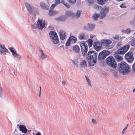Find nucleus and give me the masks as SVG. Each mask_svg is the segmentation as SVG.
<instances>
[{"instance_id": "1", "label": "nucleus", "mask_w": 135, "mask_h": 135, "mask_svg": "<svg viewBox=\"0 0 135 135\" xmlns=\"http://www.w3.org/2000/svg\"><path fill=\"white\" fill-rule=\"evenodd\" d=\"M97 54L93 51H89L87 54V57L89 61V64L90 66H93L97 61Z\"/></svg>"}, {"instance_id": "2", "label": "nucleus", "mask_w": 135, "mask_h": 135, "mask_svg": "<svg viewBox=\"0 0 135 135\" xmlns=\"http://www.w3.org/2000/svg\"><path fill=\"white\" fill-rule=\"evenodd\" d=\"M118 70L119 73L123 75L127 74L130 72L129 65L124 62H122L119 64Z\"/></svg>"}, {"instance_id": "3", "label": "nucleus", "mask_w": 135, "mask_h": 135, "mask_svg": "<svg viewBox=\"0 0 135 135\" xmlns=\"http://www.w3.org/2000/svg\"><path fill=\"white\" fill-rule=\"evenodd\" d=\"M49 35L52 42L54 44H57L59 43L58 37L56 32L53 31H51L49 33Z\"/></svg>"}, {"instance_id": "4", "label": "nucleus", "mask_w": 135, "mask_h": 135, "mask_svg": "<svg viewBox=\"0 0 135 135\" xmlns=\"http://www.w3.org/2000/svg\"><path fill=\"white\" fill-rule=\"evenodd\" d=\"M106 62L109 66L112 68H115L117 66V64L114 59L112 56H110L107 58L106 59Z\"/></svg>"}, {"instance_id": "5", "label": "nucleus", "mask_w": 135, "mask_h": 135, "mask_svg": "<svg viewBox=\"0 0 135 135\" xmlns=\"http://www.w3.org/2000/svg\"><path fill=\"white\" fill-rule=\"evenodd\" d=\"M129 48V45H125L118 49L115 52V54H124L128 50Z\"/></svg>"}, {"instance_id": "6", "label": "nucleus", "mask_w": 135, "mask_h": 135, "mask_svg": "<svg viewBox=\"0 0 135 135\" xmlns=\"http://www.w3.org/2000/svg\"><path fill=\"white\" fill-rule=\"evenodd\" d=\"M109 10V8L107 7H105L102 8L100 12V18L102 19L104 18L108 12Z\"/></svg>"}, {"instance_id": "7", "label": "nucleus", "mask_w": 135, "mask_h": 135, "mask_svg": "<svg viewBox=\"0 0 135 135\" xmlns=\"http://www.w3.org/2000/svg\"><path fill=\"white\" fill-rule=\"evenodd\" d=\"M82 54L83 56L86 55L87 52L88 46L84 41L81 42L80 43Z\"/></svg>"}, {"instance_id": "8", "label": "nucleus", "mask_w": 135, "mask_h": 135, "mask_svg": "<svg viewBox=\"0 0 135 135\" xmlns=\"http://www.w3.org/2000/svg\"><path fill=\"white\" fill-rule=\"evenodd\" d=\"M9 53V51L3 44L0 43V55H6Z\"/></svg>"}, {"instance_id": "9", "label": "nucleus", "mask_w": 135, "mask_h": 135, "mask_svg": "<svg viewBox=\"0 0 135 135\" xmlns=\"http://www.w3.org/2000/svg\"><path fill=\"white\" fill-rule=\"evenodd\" d=\"M125 59L129 63L131 62L134 60L133 54L132 52L129 51L126 53L125 55Z\"/></svg>"}, {"instance_id": "10", "label": "nucleus", "mask_w": 135, "mask_h": 135, "mask_svg": "<svg viewBox=\"0 0 135 135\" xmlns=\"http://www.w3.org/2000/svg\"><path fill=\"white\" fill-rule=\"evenodd\" d=\"M101 41L102 44H103L106 49H109L112 48V46L110 45L112 43V41L110 40H102Z\"/></svg>"}, {"instance_id": "11", "label": "nucleus", "mask_w": 135, "mask_h": 135, "mask_svg": "<svg viewBox=\"0 0 135 135\" xmlns=\"http://www.w3.org/2000/svg\"><path fill=\"white\" fill-rule=\"evenodd\" d=\"M9 50L11 52L12 55L14 57L16 58L19 60H20L22 59L20 55L17 53L16 51L14 48H11L9 49Z\"/></svg>"}, {"instance_id": "12", "label": "nucleus", "mask_w": 135, "mask_h": 135, "mask_svg": "<svg viewBox=\"0 0 135 135\" xmlns=\"http://www.w3.org/2000/svg\"><path fill=\"white\" fill-rule=\"evenodd\" d=\"M45 21L41 20L38 19L36 26V28L42 30L44 27L45 26Z\"/></svg>"}, {"instance_id": "13", "label": "nucleus", "mask_w": 135, "mask_h": 135, "mask_svg": "<svg viewBox=\"0 0 135 135\" xmlns=\"http://www.w3.org/2000/svg\"><path fill=\"white\" fill-rule=\"evenodd\" d=\"M102 43L99 42H94L93 45L94 48L97 51L100 50L102 48Z\"/></svg>"}, {"instance_id": "14", "label": "nucleus", "mask_w": 135, "mask_h": 135, "mask_svg": "<svg viewBox=\"0 0 135 135\" xmlns=\"http://www.w3.org/2000/svg\"><path fill=\"white\" fill-rule=\"evenodd\" d=\"M20 130L25 134L27 133V131L26 127L24 125H20L19 126Z\"/></svg>"}, {"instance_id": "15", "label": "nucleus", "mask_w": 135, "mask_h": 135, "mask_svg": "<svg viewBox=\"0 0 135 135\" xmlns=\"http://www.w3.org/2000/svg\"><path fill=\"white\" fill-rule=\"evenodd\" d=\"M39 51L40 52V57L41 59H44L47 57V56L45 54L43 51L40 48H39Z\"/></svg>"}, {"instance_id": "16", "label": "nucleus", "mask_w": 135, "mask_h": 135, "mask_svg": "<svg viewBox=\"0 0 135 135\" xmlns=\"http://www.w3.org/2000/svg\"><path fill=\"white\" fill-rule=\"evenodd\" d=\"M59 35L60 38L62 40H64L66 38V34L64 31L60 30L59 32Z\"/></svg>"}, {"instance_id": "17", "label": "nucleus", "mask_w": 135, "mask_h": 135, "mask_svg": "<svg viewBox=\"0 0 135 135\" xmlns=\"http://www.w3.org/2000/svg\"><path fill=\"white\" fill-rule=\"evenodd\" d=\"M25 5L28 12L30 13H31L32 12V8L30 4L28 3H26Z\"/></svg>"}, {"instance_id": "18", "label": "nucleus", "mask_w": 135, "mask_h": 135, "mask_svg": "<svg viewBox=\"0 0 135 135\" xmlns=\"http://www.w3.org/2000/svg\"><path fill=\"white\" fill-rule=\"evenodd\" d=\"M106 57V55L105 54L104 52L102 51L99 53L98 57L99 59H101L105 58Z\"/></svg>"}, {"instance_id": "19", "label": "nucleus", "mask_w": 135, "mask_h": 135, "mask_svg": "<svg viewBox=\"0 0 135 135\" xmlns=\"http://www.w3.org/2000/svg\"><path fill=\"white\" fill-rule=\"evenodd\" d=\"M79 38L80 40H85L86 39L85 34L84 33H80L79 35Z\"/></svg>"}, {"instance_id": "20", "label": "nucleus", "mask_w": 135, "mask_h": 135, "mask_svg": "<svg viewBox=\"0 0 135 135\" xmlns=\"http://www.w3.org/2000/svg\"><path fill=\"white\" fill-rule=\"evenodd\" d=\"M122 32L129 34L131 32V30L129 28H127L126 29H123L122 30Z\"/></svg>"}, {"instance_id": "21", "label": "nucleus", "mask_w": 135, "mask_h": 135, "mask_svg": "<svg viewBox=\"0 0 135 135\" xmlns=\"http://www.w3.org/2000/svg\"><path fill=\"white\" fill-rule=\"evenodd\" d=\"M80 66L81 67L85 68L86 67L87 65L86 61L84 60H82L80 63Z\"/></svg>"}, {"instance_id": "22", "label": "nucleus", "mask_w": 135, "mask_h": 135, "mask_svg": "<svg viewBox=\"0 0 135 135\" xmlns=\"http://www.w3.org/2000/svg\"><path fill=\"white\" fill-rule=\"evenodd\" d=\"M115 57L117 61H121L123 59V58L122 56L118 55H115Z\"/></svg>"}, {"instance_id": "23", "label": "nucleus", "mask_w": 135, "mask_h": 135, "mask_svg": "<svg viewBox=\"0 0 135 135\" xmlns=\"http://www.w3.org/2000/svg\"><path fill=\"white\" fill-rule=\"evenodd\" d=\"M85 78L87 83L88 85L90 87H91L92 85L91 83L90 80L89 79L88 76H85Z\"/></svg>"}, {"instance_id": "24", "label": "nucleus", "mask_w": 135, "mask_h": 135, "mask_svg": "<svg viewBox=\"0 0 135 135\" xmlns=\"http://www.w3.org/2000/svg\"><path fill=\"white\" fill-rule=\"evenodd\" d=\"M73 49L74 51L76 53L78 52L80 50L79 47L77 45H75L74 46Z\"/></svg>"}, {"instance_id": "25", "label": "nucleus", "mask_w": 135, "mask_h": 135, "mask_svg": "<svg viewBox=\"0 0 135 135\" xmlns=\"http://www.w3.org/2000/svg\"><path fill=\"white\" fill-rule=\"evenodd\" d=\"M88 26L89 28V29L91 30L94 29L95 27V25L93 24L88 23Z\"/></svg>"}, {"instance_id": "26", "label": "nucleus", "mask_w": 135, "mask_h": 135, "mask_svg": "<svg viewBox=\"0 0 135 135\" xmlns=\"http://www.w3.org/2000/svg\"><path fill=\"white\" fill-rule=\"evenodd\" d=\"M93 41L91 39H89L87 41L88 45L89 48L91 47L93 44Z\"/></svg>"}, {"instance_id": "27", "label": "nucleus", "mask_w": 135, "mask_h": 135, "mask_svg": "<svg viewBox=\"0 0 135 135\" xmlns=\"http://www.w3.org/2000/svg\"><path fill=\"white\" fill-rule=\"evenodd\" d=\"M100 17V14L95 13L93 16V18L94 20L96 21L98 17Z\"/></svg>"}, {"instance_id": "28", "label": "nucleus", "mask_w": 135, "mask_h": 135, "mask_svg": "<svg viewBox=\"0 0 135 135\" xmlns=\"http://www.w3.org/2000/svg\"><path fill=\"white\" fill-rule=\"evenodd\" d=\"M72 63L74 65V66L76 67H78V62L76 61V60H71Z\"/></svg>"}, {"instance_id": "29", "label": "nucleus", "mask_w": 135, "mask_h": 135, "mask_svg": "<svg viewBox=\"0 0 135 135\" xmlns=\"http://www.w3.org/2000/svg\"><path fill=\"white\" fill-rule=\"evenodd\" d=\"M40 6L42 9H46V7L45 3H40Z\"/></svg>"}, {"instance_id": "30", "label": "nucleus", "mask_w": 135, "mask_h": 135, "mask_svg": "<svg viewBox=\"0 0 135 135\" xmlns=\"http://www.w3.org/2000/svg\"><path fill=\"white\" fill-rule=\"evenodd\" d=\"M129 124H127L126 126L125 127V128L123 129V130L122 132V134H123L125 133L128 128V126Z\"/></svg>"}, {"instance_id": "31", "label": "nucleus", "mask_w": 135, "mask_h": 135, "mask_svg": "<svg viewBox=\"0 0 135 135\" xmlns=\"http://www.w3.org/2000/svg\"><path fill=\"white\" fill-rule=\"evenodd\" d=\"M70 41L71 40L73 41L74 42H75L77 40L76 38L74 36H71L68 39Z\"/></svg>"}, {"instance_id": "32", "label": "nucleus", "mask_w": 135, "mask_h": 135, "mask_svg": "<svg viewBox=\"0 0 135 135\" xmlns=\"http://www.w3.org/2000/svg\"><path fill=\"white\" fill-rule=\"evenodd\" d=\"M107 0H97L98 3L102 5L104 4L105 2Z\"/></svg>"}, {"instance_id": "33", "label": "nucleus", "mask_w": 135, "mask_h": 135, "mask_svg": "<svg viewBox=\"0 0 135 135\" xmlns=\"http://www.w3.org/2000/svg\"><path fill=\"white\" fill-rule=\"evenodd\" d=\"M81 12V11L80 10H78L76 14V17H79L80 16Z\"/></svg>"}, {"instance_id": "34", "label": "nucleus", "mask_w": 135, "mask_h": 135, "mask_svg": "<svg viewBox=\"0 0 135 135\" xmlns=\"http://www.w3.org/2000/svg\"><path fill=\"white\" fill-rule=\"evenodd\" d=\"M129 23L132 26L135 27V19L130 21Z\"/></svg>"}, {"instance_id": "35", "label": "nucleus", "mask_w": 135, "mask_h": 135, "mask_svg": "<svg viewBox=\"0 0 135 135\" xmlns=\"http://www.w3.org/2000/svg\"><path fill=\"white\" fill-rule=\"evenodd\" d=\"M72 14V13L70 11H67L66 12V16H70Z\"/></svg>"}, {"instance_id": "36", "label": "nucleus", "mask_w": 135, "mask_h": 135, "mask_svg": "<svg viewBox=\"0 0 135 135\" xmlns=\"http://www.w3.org/2000/svg\"><path fill=\"white\" fill-rule=\"evenodd\" d=\"M59 18L60 20L62 21H64L66 19V17L64 16H61Z\"/></svg>"}, {"instance_id": "37", "label": "nucleus", "mask_w": 135, "mask_h": 135, "mask_svg": "<svg viewBox=\"0 0 135 135\" xmlns=\"http://www.w3.org/2000/svg\"><path fill=\"white\" fill-rule=\"evenodd\" d=\"M103 52H104L105 54L106 55V56L108 55L110 53V51H108L104 50L103 51Z\"/></svg>"}, {"instance_id": "38", "label": "nucleus", "mask_w": 135, "mask_h": 135, "mask_svg": "<svg viewBox=\"0 0 135 135\" xmlns=\"http://www.w3.org/2000/svg\"><path fill=\"white\" fill-rule=\"evenodd\" d=\"M68 2L69 3L71 4H73L75 3L76 1V0H67Z\"/></svg>"}, {"instance_id": "39", "label": "nucleus", "mask_w": 135, "mask_h": 135, "mask_svg": "<svg viewBox=\"0 0 135 135\" xmlns=\"http://www.w3.org/2000/svg\"><path fill=\"white\" fill-rule=\"evenodd\" d=\"M131 45L133 46H135V38L132 40L131 43Z\"/></svg>"}, {"instance_id": "40", "label": "nucleus", "mask_w": 135, "mask_h": 135, "mask_svg": "<svg viewBox=\"0 0 135 135\" xmlns=\"http://www.w3.org/2000/svg\"><path fill=\"white\" fill-rule=\"evenodd\" d=\"M48 14L50 16H52L54 14V12H53L51 10H50Z\"/></svg>"}, {"instance_id": "41", "label": "nucleus", "mask_w": 135, "mask_h": 135, "mask_svg": "<svg viewBox=\"0 0 135 135\" xmlns=\"http://www.w3.org/2000/svg\"><path fill=\"white\" fill-rule=\"evenodd\" d=\"M87 3L90 5H91L93 3V2L92 0H87Z\"/></svg>"}, {"instance_id": "42", "label": "nucleus", "mask_w": 135, "mask_h": 135, "mask_svg": "<svg viewBox=\"0 0 135 135\" xmlns=\"http://www.w3.org/2000/svg\"><path fill=\"white\" fill-rule=\"evenodd\" d=\"M3 95V89H2L0 87V97H2Z\"/></svg>"}, {"instance_id": "43", "label": "nucleus", "mask_w": 135, "mask_h": 135, "mask_svg": "<svg viewBox=\"0 0 135 135\" xmlns=\"http://www.w3.org/2000/svg\"><path fill=\"white\" fill-rule=\"evenodd\" d=\"M91 122L92 123L94 124H96L97 123L96 120L94 119H92Z\"/></svg>"}, {"instance_id": "44", "label": "nucleus", "mask_w": 135, "mask_h": 135, "mask_svg": "<svg viewBox=\"0 0 135 135\" xmlns=\"http://www.w3.org/2000/svg\"><path fill=\"white\" fill-rule=\"evenodd\" d=\"M70 41L69 40V39L68 40L67 42L66 43V45L67 46H69L70 45Z\"/></svg>"}, {"instance_id": "45", "label": "nucleus", "mask_w": 135, "mask_h": 135, "mask_svg": "<svg viewBox=\"0 0 135 135\" xmlns=\"http://www.w3.org/2000/svg\"><path fill=\"white\" fill-rule=\"evenodd\" d=\"M63 4L67 8H69L70 7V6L69 4L65 2Z\"/></svg>"}, {"instance_id": "46", "label": "nucleus", "mask_w": 135, "mask_h": 135, "mask_svg": "<svg viewBox=\"0 0 135 135\" xmlns=\"http://www.w3.org/2000/svg\"><path fill=\"white\" fill-rule=\"evenodd\" d=\"M60 0H55V4L56 5H57V4H60Z\"/></svg>"}, {"instance_id": "47", "label": "nucleus", "mask_w": 135, "mask_h": 135, "mask_svg": "<svg viewBox=\"0 0 135 135\" xmlns=\"http://www.w3.org/2000/svg\"><path fill=\"white\" fill-rule=\"evenodd\" d=\"M120 7L122 8H125L126 7V5L124 4H122L120 5Z\"/></svg>"}, {"instance_id": "48", "label": "nucleus", "mask_w": 135, "mask_h": 135, "mask_svg": "<svg viewBox=\"0 0 135 135\" xmlns=\"http://www.w3.org/2000/svg\"><path fill=\"white\" fill-rule=\"evenodd\" d=\"M94 8L96 9H99L100 8H101V7L100 6L99 7L97 5H95L94 6Z\"/></svg>"}, {"instance_id": "49", "label": "nucleus", "mask_w": 135, "mask_h": 135, "mask_svg": "<svg viewBox=\"0 0 135 135\" xmlns=\"http://www.w3.org/2000/svg\"><path fill=\"white\" fill-rule=\"evenodd\" d=\"M56 6V5L55 4L52 5V6H51L50 7V10H52L54 9V8L55 6Z\"/></svg>"}, {"instance_id": "50", "label": "nucleus", "mask_w": 135, "mask_h": 135, "mask_svg": "<svg viewBox=\"0 0 135 135\" xmlns=\"http://www.w3.org/2000/svg\"><path fill=\"white\" fill-rule=\"evenodd\" d=\"M119 37V36L118 35H115L113 36V38L114 39H117Z\"/></svg>"}, {"instance_id": "51", "label": "nucleus", "mask_w": 135, "mask_h": 135, "mask_svg": "<svg viewBox=\"0 0 135 135\" xmlns=\"http://www.w3.org/2000/svg\"><path fill=\"white\" fill-rule=\"evenodd\" d=\"M133 71L135 72V63L133 64L132 66Z\"/></svg>"}, {"instance_id": "52", "label": "nucleus", "mask_w": 135, "mask_h": 135, "mask_svg": "<svg viewBox=\"0 0 135 135\" xmlns=\"http://www.w3.org/2000/svg\"><path fill=\"white\" fill-rule=\"evenodd\" d=\"M31 27L33 29H35L36 28V26L35 27L34 25L32 24H31Z\"/></svg>"}, {"instance_id": "53", "label": "nucleus", "mask_w": 135, "mask_h": 135, "mask_svg": "<svg viewBox=\"0 0 135 135\" xmlns=\"http://www.w3.org/2000/svg\"><path fill=\"white\" fill-rule=\"evenodd\" d=\"M115 76H117V73L116 71H114L113 72Z\"/></svg>"}, {"instance_id": "54", "label": "nucleus", "mask_w": 135, "mask_h": 135, "mask_svg": "<svg viewBox=\"0 0 135 135\" xmlns=\"http://www.w3.org/2000/svg\"><path fill=\"white\" fill-rule=\"evenodd\" d=\"M35 135H41L40 132H38V133H36L35 134Z\"/></svg>"}, {"instance_id": "55", "label": "nucleus", "mask_w": 135, "mask_h": 135, "mask_svg": "<svg viewBox=\"0 0 135 135\" xmlns=\"http://www.w3.org/2000/svg\"><path fill=\"white\" fill-rule=\"evenodd\" d=\"M94 36V35H90V38H92Z\"/></svg>"}, {"instance_id": "56", "label": "nucleus", "mask_w": 135, "mask_h": 135, "mask_svg": "<svg viewBox=\"0 0 135 135\" xmlns=\"http://www.w3.org/2000/svg\"><path fill=\"white\" fill-rule=\"evenodd\" d=\"M62 83L63 85H65V82L64 81H62Z\"/></svg>"}, {"instance_id": "57", "label": "nucleus", "mask_w": 135, "mask_h": 135, "mask_svg": "<svg viewBox=\"0 0 135 135\" xmlns=\"http://www.w3.org/2000/svg\"><path fill=\"white\" fill-rule=\"evenodd\" d=\"M53 12H54V14H56L57 13V12L56 11H53Z\"/></svg>"}, {"instance_id": "58", "label": "nucleus", "mask_w": 135, "mask_h": 135, "mask_svg": "<svg viewBox=\"0 0 135 135\" xmlns=\"http://www.w3.org/2000/svg\"><path fill=\"white\" fill-rule=\"evenodd\" d=\"M60 1L61 2V3L63 4L65 2V1H64V0H60Z\"/></svg>"}, {"instance_id": "59", "label": "nucleus", "mask_w": 135, "mask_h": 135, "mask_svg": "<svg viewBox=\"0 0 135 135\" xmlns=\"http://www.w3.org/2000/svg\"><path fill=\"white\" fill-rule=\"evenodd\" d=\"M41 91H39V97H40L41 96Z\"/></svg>"}, {"instance_id": "60", "label": "nucleus", "mask_w": 135, "mask_h": 135, "mask_svg": "<svg viewBox=\"0 0 135 135\" xmlns=\"http://www.w3.org/2000/svg\"><path fill=\"white\" fill-rule=\"evenodd\" d=\"M86 27V26H85L84 27V28L85 29H86V30H88V28H87Z\"/></svg>"}, {"instance_id": "61", "label": "nucleus", "mask_w": 135, "mask_h": 135, "mask_svg": "<svg viewBox=\"0 0 135 135\" xmlns=\"http://www.w3.org/2000/svg\"><path fill=\"white\" fill-rule=\"evenodd\" d=\"M133 93H135V88L133 90Z\"/></svg>"}, {"instance_id": "62", "label": "nucleus", "mask_w": 135, "mask_h": 135, "mask_svg": "<svg viewBox=\"0 0 135 135\" xmlns=\"http://www.w3.org/2000/svg\"><path fill=\"white\" fill-rule=\"evenodd\" d=\"M39 88H40L39 91H41V87L40 86H39Z\"/></svg>"}, {"instance_id": "63", "label": "nucleus", "mask_w": 135, "mask_h": 135, "mask_svg": "<svg viewBox=\"0 0 135 135\" xmlns=\"http://www.w3.org/2000/svg\"><path fill=\"white\" fill-rule=\"evenodd\" d=\"M118 1H123V0H117Z\"/></svg>"}, {"instance_id": "64", "label": "nucleus", "mask_w": 135, "mask_h": 135, "mask_svg": "<svg viewBox=\"0 0 135 135\" xmlns=\"http://www.w3.org/2000/svg\"><path fill=\"white\" fill-rule=\"evenodd\" d=\"M28 132H31V130H28Z\"/></svg>"}]
</instances>
